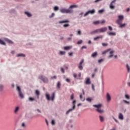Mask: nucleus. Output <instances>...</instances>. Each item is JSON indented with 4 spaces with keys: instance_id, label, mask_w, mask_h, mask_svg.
I'll return each mask as SVG.
<instances>
[{
    "instance_id": "de8ad7c7",
    "label": "nucleus",
    "mask_w": 130,
    "mask_h": 130,
    "mask_svg": "<svg viewBox=\"0 0 130 130\" xmlns=\"http://www.w3.org/2000/svg\"><path fill=\"white\" fill-rule=\"evenodd\" d=\"M86 101H88V102H91L92 101V99L90 98L86 99Z\"/></svg>"
},
{
    "instance_id": "bb28decb",
    "label": "nucleus",
    "mask_w": 130,
    "mask_h": 130,
    "mask_svg": "<svg viewBox=\"0 0 130 130\" xmlns=\"http://www.w3.org/2000/svg\"><path fill=\"white\" fill-rule=\"evenodd\" d=\"M125 26H126V24L124 23L123 24H121H121H120L119 27V28H124V27H125Z\"/></svg>"
},
{
    "instance_id": "f03ea898",
    "label": "nucleus",
    "mask_w": 130,
    "mask_h": 130,
    "mask_svg": "<svg viewBox=\"0 0 130 130\" xmlns=\"http://www.w3.org/2000/svg\"><path fill=\"white\" fill-rule=\"evenodd\" d=\"M93 107H95L96 109L97 112H99V113H103L104 112V111L102 109H101V107H102V104H99V105H93Z\"/></svg>"
},
{
    "instance_id": "09e8293b",
    "label": "nucleus",
    "mask_w": 130,
    "mask_h": 130,
    "mask_svg": "<svg viewBox=\"0 0 130 130\" xmlns=\"http://www.w3.org/2000/svg\"><path fill=\"white\" fill-rule=\"evenodd\" d=\"M66 82H67V83H70L71 82V80L69 78H67L66 79Z\"/></svg>"
},
{
    "instance_id": "423d86ee",
    "label": "nucleus",
    "mask_w": 130,
    "mask_h": 130,
    "mask_svg": "<svg viewBox=\"0 0 130 130\" xmlns=\"http://www.w3.org/2000/svg\"><path fill=\"white\" fill-rule=\"evenodd\" d=\"M39 79L41 80L44 83H48V79L45 77H43L42 75L39 76Z\"/></svg>"
},
{
    "instance_id": "052dcab7",
    "label": "nucleus",
    "mask_w": 130,
    "mask_h": 130,
    "mask_svg": "<svg viewBox=\"0 0 130 130\" xmlns=\"http://www.w3.org/2000/svg\"><path fill=\"white\" fill-rule=\"evenodd\" d=\"M77 74H76V73H74V74H73V77H74V78H77Z\"/></svg>"
},
{
    "instance_id": "6ab92c4d",
    "label": "nucleus",
    "mask_w": 130,
    "mask_h": 130,
    "mask_svg": "<svg viewBox=\"0 0 130 130\" xmlns=\"http://www.w3.org/2000/svg\"><path fill=\"white\" fill-rule=\"evenodd\" d=\"M63 23H70V21L69 20H62L59 21V24H62Z\"/></svg>"
},
{
    "instance_id": "c03bdc74",
    "label": "nucleus",
    "mask_w": 130,
    "mask_h": 130,
    "mask_svg": "<svg viewBox=\"0 0 130 130\" xmlns=\"http://www.w3.org/2000/svg\"><path fill=\"white\" fill-rule=\"evenodd\" d=\"M104 61V59H101L98 60V62H99V63H101V62H102V61Z\"/></svg>"
},
{
    "instance_id": "e2e57ef3",
    "label": "nucleus",
    "mask_w": 130,
    "mask_h": 130,
    "mask_svg": "<svg viewBox=\"0 0 130 130\" xmlns=\"http://www.w3.org/2000/svg\"><path fill=\"white\" fill-rule=\"evenodd\" d=\"M69 56H73V53H69Z\"/></svg>"
},
{
    "instance_id": "393cba45",
    "label": "nucleus",
    "mask_w": 130,
    "mask_h": 130,
    "mask_svg": "<svg viewBox=\"0 0 130 130\" xmlns=\"http://www.w3.org/2000/svg\"><path fill=\"white\" fill-rule=\"evenodd\" d=\"M108 34L110 36H115V35H116L115 32H108Z\"/></svg>"
},
{
    "instance_id": "72a5a7b5",
    "label": "nucleus",
    "mask_w": 130,
    "mask_h": 130,
    "mask_svg": "<svg viewBox=\"0 0 130 130\" xmlns=\"http://www.w3.org/2000/svg\"><path fill=\"white\" fill-rule=\"evenodd\" d=\"M118 20H120L121 21L123 20V16L122 15H119L118 16Z\"/></svg>"
},
{
    "instance_id": "a211bd4d",
    "label": "nucleus",
    "mask_w": 130,
    "mask_h": 130,
    "mask_svg": "<svg viewBox=\"0 0 130 130\" xmlns=\"http://www.w3.org/2000/svg\"><path fill=\"white\" fill-rule=\"evenodd\" d=\"M102 38H103V36H100L99 37L94 38L93 40H94V41H95V40H97L100 39H102Z\"/></svg>"
},
{
    "instance_id": "3c124183",
    "label": "nucleus",
    "mask_w": 130,
    "mask_h": 130,
    "mask_svg": "<svg viewBox=\"0 0 130 130\" xmlns=\"http://www.w3.org/2000/svg\"><path fill=\"white\" fill-rule=\"evenodd\" d=\"M81 30H78L77 31V35H81Z\"/></svg>"
},
{
    "instance_id": "7c9ffc66",
    "label": "nucleus",
    "mask_w": 130,
    "mask_h": 130,
    "mask_svg": "<svg viewBox=\"0 0 130 130\" xmlns=\"http://www.w3.org/2000/svg\"><path fill=\"white\" fill-rule=\"evenodd\" d=\"M59 9H58V7L57 6H55L53 8V10L54 11V12H57V11H58Z\"/></svg>"
},
{
    "instance_id": "e433bc0d",
    "label": "nucleus",
    "mask_w": 130,
    "mask_h": 130,
    "mask_svg": "<svg viewBox=\"0 0 130 130\" xmlns=\"http://www.w3.org/2000/svg\"><path fill=\"white\" fill-rule=\"evenodd\" d=\"M93 24L94 25H98V24H100V21H94Z\"/></svg>"
},
{
    "instance_id": "338daca9",
    "label": "nucleus",
    "mask_w": 130,
    "mask_h": 130,
    "mask_svg": "<svg viewBox=\"0 0 130 130\" xmlns=\"http://www.w3.org/2000/svg\"><path fill=\"white\" fill-rule=\"evenodd\" d=\"M95 77V73H93L91 75V78H94Z\"/></svg>"
},
{
    "instance_id": "473e14b6",
    "label": "nucleus",
    "mask_w": 130,
    "mask_h": 130,
    "mask_svg": "<svg viewBox=\"0 0 130 130\" xmlns=\"http://www.w3.org/2000/svg\"><path fill=\"white\" fill-rule=\"evenodd\" d=\"M111 49H107L105 51H104L103 52H102V54H106V53H107L109 51V50H110Z\"/></svg>"
},
{
    "instance_id": "0eeeda50",
    "label": "nucleus",
    "mask_w": 130,
    "mask_h": 130,
    "mask_svg": "<svg viewBox=\"0 0 130 130\" xmlns=\"http://www.w3.org/2000/svg\"><path fill=\"white\" fill-rule=\"evenodd\" d=\"M115 2H116V0H113L111 2L110 4V9H111V10H114V9H115Z\"/></svg>"
},
{
    "instance_id": "2eb2a0df",
    "label": "nucleus",
    "mask_w": 130,
    "mask_h": 130,
    "mask_svg": "<svg viewBox=\"0 0 130 130\" xmlns=\"http://www.w3.org/2000/svg\"><path fill=\"white\" fill-rule=\"evenodd\" d=\"M96 33H101L100 28L97 29L91 32V34H95Z\"/></svg>"
},
{
    "instance_id": "ea45409f",
    "label": "nucleus",
    "mask_w": 130,
    "mask_h": 130,
    "mask_svg": "<svg viewBox=\"0 0 130 130\" xmlns=\"http://www.w3.org/2000/svg\"><path fill=\"white\" fill-rule=\"evenodd\" d=\"M63 27H64V28H67V27H70V24H65L63 25Z\"/></svg>"
},
{
    "instance_id": "cd10ccee",
    "label": "nucleus",
    "mask_w": 130,
    "mask_h": 130,
    "mask_svg": "<svg viewBox=\"0 0 130 130\" xmlns=\"http://www.w3.org/2000/svg\"><path fill=\"white\" fill-rule=\"evenodd\" d=\"M0 44H1V45H6V43L0 39Z\"/></svg>"
},
{
    "instance_id": "9b49d317",
    "label": "nucleus",
    "mask_w": 130,
    "mask_h": 130,
    "mask_svg": "<svg viewBox=\"0 0 130 130\" xmlns=\"http://www.w3.org/2000/svg\"><path fill=\"white\" fill-rule=\"evenodd\" d=\"M100 30L101 33H102L103 32H106V31H107V27H105L101 28H100Z\"/></svg>"
},
{
    "instance_id": "39448f33",
    "label": "nucleus",
    "mask_w": 130,
    "mask_h": 130,
    "mask_svg": "<svg viewBox=\"0 0 130 130\" xmlns=\"http://www.w3.org/2000/svg\"><path fill=\"white\" fill-rule=\"evenodd\" d=\"M17 90L18 92L19 97H20L21 99H23V98H24V94H23V93H22V91H21V88H20L19 86H17Z\"/></svg>"
},
{
    "instance_id": "13d9d810",
    "label": "nucleus",
    "mask_w": 130,
    "mask_h": 130,
    "mask_svg": "<svg viewBox=\"0 0 130 130\" xmlns=\"http://www.w3.org/2000/svg\"><path fill=\"white\" fill-rule=\"evenodd\" d=\"M104 23H105V20H102L101 22H100V24L102 25L103 24H104Z\"/></svg>"
},
{
    "instance_id": "b1692460",
    "label": "nucleus",
    "mask_w": 130,
    "mask_h": 130,
    "mask_svg": "<svg viewBox=\"0 0 130 130\" xmlns=\"http://www.w3.org/2000/svg\"><path fill=\"white\" fill-rule=\"evenodd\" d=\"M85 84H86V85H90V84H91V81H90V78H88L86 80Z\"/></svg>"
},
{
    "instance_id": "2f4dec72",
    "label": "nucleus",
    "mask_w": 130,
    "mask_h": 130,
    "mask_svg": "<svg viewBox=\"0 0 130 130\" xmlns=\"http://www.w3.org/2000/svg\"><path fill=\"white\" fill-rule=\"evenodd\" d=\"M28 100L29 101H30L31 102H33V101H35V99H34V98H28Z\"/></svg>"
},
{
    "instance_id": "f8f14e48",
    "label": "nucleus",
    "mask_w": 130,
    "mask_h": 130,
    "mask_svg": "<svg viewBox=\"0 0 130 130\" xmlns=\"http://www.w3.org/2000/svg\"><path fill=\"white\" fill-rule=\"evenodd\" d=\"M4 40L9 43L10 44H13L14 42L12 40H9L8 38H4Z\"/></svg>"
},
{
    "instance_id": "864d4df0",
    "label": "nucleus",
    "mask_w": 130,
    "mask_h": 130,
    "mask_svg": "<svg viewBox=\"0 0 130 130\" xmlns=\"http://www.w3.org/2000/svg\"><path fill=\"white\" fill-rule=\"evenodd\" d=\"M123 101L124 103H126V104H129V102L126 101V100H123Z\"/></svg>"
},
{
    "instance_id": "4468645a",
    "label": "nucleus",
    "mask_w": 130,
    "mask_h": 130,
    "mask_svg": "<svg viewBox=\"0 0 130 130\" xmlns=\"http://www.w3.org/2000/svg\"><path fill=\"white\" fill-rule=\"evenodd\" d=\"M35 94L37 97L38 99H39V96L40 95V92L38 90H36L35 91Z\"/></svg>"
},
{
    "instance_id": "69168bd1",
    "label": "nucleus",
    "mask_w": 130,
    "mask_h": 130,
    "mask_svg": "<svg viewBox=\"0 0 130 130\" xmlns=\"http://www.w3.org/2000/svg\"><path fill=\"white\" fill-rule=\"evenodd\" d=\"M84 49H86V48H87V47H86L85 46H83L82 47L81 49H84Z\"/></svg>"
},
{
    "instance_id": "a878e982",
    "label": "nucleus",
    "mask_w": 130,
    "mask_h": 130,
    "mask_svg": "<svg viewBox=\"0 0 130 130\" xmlns=\"http://www.w3.org/2000/svg\"><path fill=\"white\" fill-rule=\"evenodd\" d=\"M116 23L118 24V25H121V20L120 19H118L116 20Z\"/></svg>"
},
{
    "instance_id": "5fc2aeb1",
    "label": "nucleus",
    "mask_w": 130,
    "mask_h": 130,
    "mask_svg": "<svg viewBox=\"0 0 130 130\" xmlns=\"http://www.w3.org/2000/svg\"><path fill=\"white\" fill-rule=\"evenodd\" d=\"M53 17H54V13H52L51 16H49V18H53Z\"/></svg>"
},
{
    "instance_id": "0e129e2a",
    "label": "nucleus",
    "mask_w": 130,
    "mask_h": 130,
    "mask_svg": "<svg viewBox=\"0 0 130 130\" xmlns=\"http://www.w3.org/2000/svg\"><path fill=\"white\" fill-rule=\"evenodd\" d=\"M51 79L52 80L53 79H56V76H53L51 78Z\"/></svg>"
},
{
    "instance_id": "6e6552de",
    "label": "nucleus",
    "mask_w": 130,
    "mask_h": 130,
    "mask_svg": "<svg viewBox=\"0 0 130 130\" xmlns=\"http://www.w3.org/2000/svg\"><path fill=\"white\" fill-rule=\"evenodd\" d=\"M89 14L91 15H93V14H95V9H92L91 10H89L87 11L85 14L84 15V17H87Z\"/></svg>"
},
{
    "instance_id": "5701e85b",
    "label": "nucleus",
    "mask_w": 130,
    "mask_h": 130,
    "mask_svg": "<svg viewBox=\"0 0 130 130\" xmlns=\"http://www.w3.org/2000/svg\"><path fill=\"white\" fill-rule=\"evenodd\" d=\"M17 57H19L20 56H21L22 57H25V55L23 53H19L17 55Z\"/></svg>"
},
{
    "instance_id": "774afa93",
    "label": "nucleus",
    "mask_w": 130,
    "mask_h": 130,
    "mask_svg": "<svg viewBox=\"0 0 130 130\" xmlns=\"http://www.w3.org/2000/svg\"><path fill=\"white\" fill-rule=\"evenodd\" d=\"M21 126H22V127H24L25 126V123H22L21 124Z\"/></svg>"
},
{
    "instance_id": "680f3d73",
    "label": "nucleus",
    "mask_w": 130,
    "mask_h": 130,
    "mask_svg": "<svg viewBox=\"0 0 130 130\" xmlns=\"http://www.w3.org/2000/svg\"><path fill=\"white\" fill-rule=\"evenodd\" d=\"M101 1H102V0H95L94 1V3H99V2H101Z\"/></svg>"
},
{
    "instance_id": "f257e3e1",
    "label": "nucleus",
    "mask_w": 130,
    "mask_h": 130,
    "mask_svg": "<svg viewBox=\"0 0 130 130\" xmlns=\"http://www.w3.org/2000/svg\"><path fill=\"white\" fill-rule=\"evenodd\" d=\"M60 13H62V14H72V13H73V12H74V11L73 10V9H65V8H63L60 10Z\"/></svg>"
},
{
    "instance_id": "58836bf2",
    "label": "nucleus",
    "mask_w": 130,
    "mask_h": 130,
    "mask_svg": "<svg viewBox=\"0 0 130 130\" xmlns=\"http://www.w3.org/2000/svg\"><path fill=\"white\" fill-rule=\"evenodd\" d=\"M59 54H61V55H64V54H66V52L60 51Z\"/></svg>"
},
{
    "instance_id": "f704fd0d",
    "label": "nucleus",
    "mask_w": 130,
    "mask_h": 130,
    "mask_svg": "<svg viewBox=\"0 0 130 130\" xmlns=\"http://www.w3.org/2000/svg\"><path fill=\"white\" fill-rule=\"evenodd\" d=\"M60 86H61L60 82H58L57 84V87L58 88V89H59L60 88Z\"/></svg>"
},
{
    "instance_id": "f3484780",
    "label": "nucleus",
    "mask_w": 130,
    "mask_h": 130,
    "mask_svg": "<svg viewBox=\"0 0 130 130\" xmlns=\"http://www.w3.org/2000/svg\"><path fill=\"white\" fill-rule=\"evenodd\" d=\"M20 110V107H16L14 109V113L17 114L18 113V111Z\"/></svg>"
},
{
    "instance_id": "4c0bfd02",
    "label": "nucleus",
    "mask_w": 130,
    "mask_h": 130,
    "mask_svg": "<svg viewBox=\"0 0 130 130\" xmlns=\"http://www.w3.org/2000/svg\"><path fill=\"white\" fill-rule=\"evenodd\" d=\"M4 90V85L0 84V91H2Z\"/></svg>"
},
{
    "instance_id": "20e7f679",
    "label": "nucleus",
    "mask_w": 130,
    "mask_h": 130,
    "mask_svg": "<svg viewBox=\"0 0 130 130\" xmlns=\"http://www.w3.org/2000/svg\"><path fill=\"white\" fill-rule=\"evenodd\" d=\"M76 103H77V101L75 100L73 101L72 104H73V107L71 109H70L68 111H67L66 114H69L70 112L73 111V110H75L76 108Z\"/></svg>"
},
{
    "instance_id": "603ef678",
    "label": "nucleus",
    "mask_w": 130,
    "mask_h": 130,
    "mask_svg": "<svg viewBox=\"0 0 130 130\" xmlns=\"http://www.w3.org/2000/svg\"><path fill=\"white\" fill-rule=\"evenodd\" d=\"M51 124L52 125H54V124H55V122H54V120H52L51 121Z\"/></svg>"
},
{
    "instance_id": "a18cd8bd",
    "label": "nucleus",
    "mask_w": 130,
    "mask_h": 130,
    "mask_svg": "<svg viewBox=\"0 0 130 130\" xmlns=\"http://www.w3.org/2000/svg\"><path fill=\"white\" fill-rule=\"evenodd\" d=\"M125 98H126V99H129V95H128V94H125Z\"/></svg>"
},
{
    "instance_id": "bf43d9fd",
    "label": "nucleus",
    "mask_w": 130,
    "mask_h": 130,
    "mask_svg": "<svg viewBox=\"0 0 130 130\" xmlns=\"http://www.w3.org/2000/svg\"><path fill=\"white\" fill-rule=\"evenodd\" d=\"M60 70H61V72H62V73H63V74H64V70L63 69V68H61Z\"/></svg>"
},
{
    "instance_id": "c9c22d12",
    "label": "nucleus",
    "mask_w": 130,
    "mask_h": 130,
    "mask_svg": "<svg viewBox=\"0 0 130 130\" xmlns=\"http://www.w3.org/2000/svg\"><path fill=\"white\" fill-rule=\"evenodd\" d=\"M80 99H81L82 101H85V98H83L82 94L80 95Z\"/></svg>"
},
{
    "instance_id": "9d476101",
    "label": "nucleus",
    "mask_w": 130,
    "mask_h": 130,
    "mask_svg": "<svg viewBox=\"0 0 130 130\" xmlns=\"http://www.w3.org/2000/svg\"><path fill=\"white\" fill-rule=\"evenodd\" d=\"M107 101L108 102H110L111 101V96H110V94L107 93L106 95Z\"/></svg>"
},
{
    "instance_id": "37998d69",
    "label": "nucleus",
    "mask_w": 130,
    "mask_h": 130,
    "mask_svg": "<svg viewBox=\"0 0 130 130\" xmlns=\"http://www.w3.org/2000/svg\"><path fill=\"white\" fill-rule=\"evenodd\" d=\"M83 43V40H80L77 42V44H82Z\"/></svg>"
},
{
    "instance_id": "6e6d98bb",
    "label": "nucleus",
    "mask_w": 130,
    "mask_h": 130,
    "mask_svg": "<svg viewBox=\"0 0 130 130\" xmlns=\"http://www.w3.org/2000/svg\"><path fill=\"white\" fill-rule=\"evenodd\" d=\"M108 28H109V30L110 31H112V27L110 26H108Z\"/></svg>"
},
{
    "instance_id": "412c9836",
    "label": "nucleus",
    "mask_w": 130,
    "mask_h": 130,
    "mask_svg": "<svg viewBox=\"0 0 130 130\" xmlns=\"http://www.w3.org/2000/svg\"><path fill=\"white\" fill-rule=\"evenodd\" d=\"M118 117L121 120H123V115H122L121 113L119 114Z\"/></svg>"
},
{
    "instance_id": "c85d7f7f",
    "label": "nucleus",
    "mask_w": 130,
    "mask_h": 130,
    "mask_svg": "<svg viewBox=\"0 0 130 130\" xmlns=\"http://www.w3.org/2000/svg\"><path fill=\"white\" fill-rule=\"evenodd\" d=\"M100 117V120L101 122L104 121V117H103V116H99Z\"/></svg>"
},
{
    "instance_id": "aec40b11",
    "label": "nucleus",
    "mask_w": 130,
    "mask_h": 130,
    "mask_svg": "<svg viewBox=\"0 0 130 130\" xmlns=\"http://www.w3.org/2000/svg\"><path fill=\"white\" fill-rule=\"evenodd\" d=\"M98 55V54L97 53V52H94L91 54V57H96Z\"/></svg>"
},
{
    "instance_id": "49530a36",
    "label": "nucleus",
    "mask_w": 130,
    "mask_h": 130,
    "mask_svg": "<svg viewBox=\"0 0 130 130\" xmlns=\"http://www.w3.org/2000/svg\"><path fill=\"white\" fill-rule=\"evenodd\" d=\"M102 45H103V46H107V45H108V44L105 43H103Z\"/></svg>"
},
{
    "instance_id": "4be33fe9",
    "label": "nucleus",
    "mask_w": 130,
    "mask_h": 130,
    "mask_svg": "<svg viewBox=\"0 0 130 130\" xmlns=\"http://www.w3.org/2000/svg\"><path fill=\"white\" fill-rule=\"evenodd\" d=\"M76 8H78V6L77 5H71L69 9L72 10V9H75Z\"/></svg>"
},
{
    "instance_id": "dca6fc26",
    "label": "nucleus",
    "mask_w": 130,
    "mask_h": 130,
    "mask_svg": "<svg viewBox=\"0 0 130 130\" xmlns=\"http://www.w3.org/2000/svg\"><path fill=\"white\" fill-rule=\"evenodd\" d=\"M113 53H114V50L111 51L110 52V55L108 56V58H111V57L113 56Z\"/></svg>"
},
{
    "instance_id": "1a4fd4ad",
    "label": "nucleus",
    "mask_w": 130,
    "mask_h": 130,
    "mask_svg": "<svg viewBox=\"0 0 130 130\" xmlns=\"http://www.w3.org/2000/svg\"><path fill=\"white\" fill-rule=\"evenodd\" d=\"M84 59H81V60L80 61L79 64V66H78V68L79 69V70L80 71H83V63H84Z\"/></svg>"
},
{
    "instance_id": "a19ab883",
    "label": "nucleus",
    "mask_w": 130,
    "mask_h": 130,
    "mask_svg": "<svg viewBox=\"0 0 130 130\" xmlns=\"http://www.w3.org/2000/svg\"><path fill=\"white\" fill-rule=\"evenodd\" d=\"M103 12H104V10H103V9H101L100 10H99V11H98L99 14H102V13H103Z\"/></svg>"
},
{
    "instance_id": "c756f323",
    "label": "nucleus",
    "mask_w": 130,
    "mask_h": 130,
    "mask_svg": "<svg viewBox=\"0 0 130 130\" xmlns=\"http://www.w3.org/2000/svg\"><path fill=\"white\" fill-rule=\"evenodd\" d=\"M25 14L27 16V17H32V15H31V14H30L29 12H25Z\"/></svg>"
},
{
    "instance_id": "79ce46f5",
    "label": "nucleus",
    "mask_w": 130,
    "mask_h": 130,
    "mask_svg": "<svg viewBox=\"0 0 130 130\" xmlns=\"http://www.w3.org/2000/svg\"><path fill=\"white\" fill-rule=\"evenodd\" d=\"M126 68H127V72L128 73H129V72H130V68H129V66H128V64H126Z\"/></svg>"
},
{
    "instance_id": "7ed1b4c3",
    "label": "nucleus",
    "mask_w": 130,
    "mask_h": 130,
    "mask_svg": "<svg viewBox=\"0 0 130 130\" xmlns=\"http://www.w3.org/2000/svg\"><path fill=\"white\" fill-rule=\"evenodd\" d=\"M55 97V93L54 92H53L51 96H50L47 93L46 94V98L47 99V100H51L52 101H53V100H54V98Z\"/></svg>"
},
{
    "instance_id": "ddd939ff",
    "label": "nucleus",
    "mask_w": 130,
    "mask_h": 130,
    "mask_svg": "<svg viewBox=\"0 0 130 130\" xmlns=\"http://www.w3.org/2000/svg\"><path fill=\"white\" fill-rule=\"evenodd\" d=\"M73 48V46H68L64 47V50H70V49H72Z\"/></svg>"
},
{
    "instance_id": "8fccbe9b",
    "label": "nucleus",
    "mask_w": 130,
    "mask_h": 130,
    "mask_svg": "<svg viewBox=\"0 0 130 130\" xmlns=\"http://www.w3.org/2000/svg\"><path fill=\"white\" fill-rule=\"evenodd\" d=\"M94 73L95 74V73H97V72H98V69L97 68H95L93 70Z\"/></svg>"
},
{
    "instance_id": "4d7b16f0",
    "label": "nucleus",
    "mask_w": 130,
    "mask_h": 130,
    "mask_svg": "<svg viewBox=\"0 0 130 130\" xmlns=\"http://www.w3.org/2000/svg\"><path fill=\"white\" fill-rule=\"evenodd\" d=\"M73 99H74V94H72L71 95V100H73Z\"/></svg>"
}]
</instances>
